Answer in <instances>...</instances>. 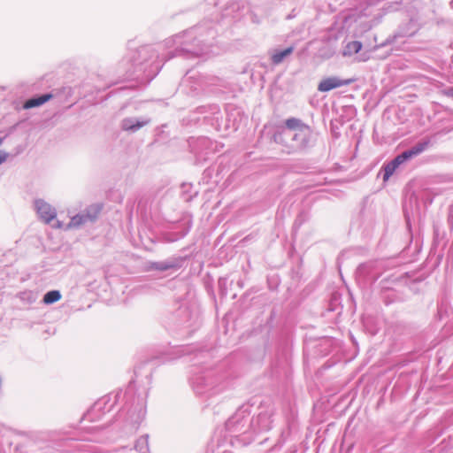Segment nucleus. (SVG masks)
Returning <instances> with one entry per match:
<instances>
[{"label":"nucleus","mask_w":453,"mask_h":453,"mask_svg":"<svg viewBox=\"0 0 453 453\" xmlns=\"http://www.w3.org/2000/svg\"><path fill=\"white\" fill-rule=\"evenodd\" d=\"M355 81V78L341 80L337 77H326L319 83L318 90L320 92H328L342 86L349 85Z\"/></svg>","instance_id":"nucleus-1"},{"label":"nucleus","mask_w":453,"mask_h":453,"mask_svg":"<svg viewBox=\"0 0 453 453\" xmlns=\"http://www.w3.org/2000/svg\"><path fill=\"white\" fill-rule=\"evenodd\" d=\"M35 208L39 217L45 223H50L56 217L55 210L42 200H37L35 202Z\"/></svg>","instance_id":"nucleus-2"},{"label":"nucleus","mask_w":453,"mask_h":453,"mask_svg":"<svg viewBox=\"0 0 453 453\" xmlns=\"http://www.w3.org/2000/svg\"><path fill=\"white\" fill-rule=\"evenodd\" d=\"M429 143H430L429 140H426V141L417 143L411 150L403 152L401 154L402 157H403L404 160L406 161L415 156H418V154L422 153L425 150H426L428 148Z\"/></svg>","instance_id":"nucleus-3"},{"label":"nucleus","mask_w":453,"mask_h":453,"mask_svg":"<svg viewBox=\"0 0 453 453\" xmlns=\"http://www.w3.org/2000/svg\"><path fill=\"white\" fill-rule=\"evenodd\" d=\"M403 162H405V160L403 157H402V155L400 154L397 157H395L390 163L387 164L384 166L383 180L387 181L394 173L395 169Z\"/></svg>","instance_id":"nucleus-4"},{"label":"nucleus","mask_w":453,"mask_h":453,"mask_svg":"<svg viewBox=\"0 0 453 453\" xmlns=\"http://www.w3.org/2000/svg\"><path fill=\"white\" fill-rule=\"evenodd\" d=\"M51 97H52L51 94H45V95L40 96L38 97L28 99L27 101L25 102L23 107L25 109L38 107V106L43 104L44 103L48 102Z\"/></svg>","instance_id":"nucleus-5"},{"label":"nucleus","mask_w":453,"mask_h":453,"mask_svg":"<svg viewBox=\"0 0 453 453\" xmlns=\"http://www.w3.org/2000/svg\"><path fill=\"white\" fill-rule=\"evenodd\" d=\"M96 217H97V215H88V214L76 215L72 218V219L69 223V226H78L84 224L88 221L94 220Z\"/></svg>","instance_id":"nucleus-6"},{"label":"nucleus","mask_w":453,"mask_h":453,"mask_svg":"<svg viewBox=\"0 0 453 453\" xmlns=\"http://www.w3.org/2000/svg\"><path fill=\"white\" fill-rule=\"evenodd\" d=\"M362 47V42L359 41L349 42L344 49L343 55L351 56L352 54H357L361 50Z\"/></svg>","instance_id":"nucleus-7"},{"label":"nucleus","mask_w":453,"mask_h":453,"mask_svg":"<svg viewBox=\"0 0 453 453\" xmlns=\"http://www.w3.org/2000/svg\"><path fill=\"white\" fill-rule=\"evenodd\" d=\"M61 299V294L58 290H51L46 293L43 296V303L45 304H51Z\"/></svg>","instance_id":"nucleus-8"},{"label":"nucleus","mask_w":453,"mask_h":453,"mask_svg":"<svg viewBox=\"0 0 453 453\" xmlns=\"http://www.w3.org/2000/svg\"><path fill=\"white\" fill-rule=\"evenodd\" d=\"M286 127L291 130L308 128L306 125L303 124L300 119L296 118L288 119L286 120Z\"/></svg>","instance_id":"nucleus-9"},{"label":"nucleus","mask_w":453,"mask_h":453,"mask_svg":"<svg viewBox=\"0 0 453 453\" xmlns=\"http://www.w3.org/2000/svg\"><path fill=\"white\" fill-rule=\"evenodd\" d=\"M146 125V122L137 121L135 124L131 119H124L122 122V128L127 131H134Z\"/></svg>","instance_id":"nucleus-10"},{"label":"nucleus","mask_w":453,"mask_h":453,"mask_svg":"<svg viewBox=\"0 0 453 453\" xmlns=\"http://www.w3.org/2000/svg\"><path fill=\"white\" fill-rule=\"evenodd\" d=\"M293 51V49L288 48L284 50L276 52L273 55L272 60L274 64H280L287 56H288Z\"/></svg>","instance_id":"nucleus-11"},{"label":"nucleus","mask_w":453,"mask_h":453,"mask_svg":"<svg viewBox=\"0 0 453 453\" xmlns=\"http://www.w3.org/2000/svg\"><path fill=\"white\" fill-rule=\"evenodd\" d=\"M7 158V153L0 151V165L4 163Z\"/></svg>","instance_id":"nucleus-12"},{"label":"nucleus","mask_w":453,"mask_h":453,"mask_svg":"<svg viewBox=\"0 0 453 453\" xmlns=\"http://www.w3.org/2000/svg\"><path fill=\"white\" fill-rule=\"evenodd\" d=\"M160 268H161V269H163V270H165V269H167V268H170V266H169V265H165V266H162V267H160Z\"/></svg>","instance_id":"nucleus-13"}]
</instances>
